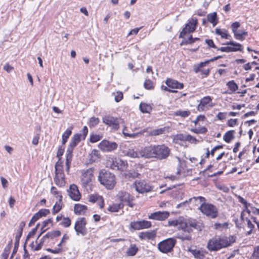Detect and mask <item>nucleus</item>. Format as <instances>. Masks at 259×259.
I'll return each instance as SVG.
<instances>
[{
  "label": "nucleus",
  "instance_id": "1",
  "mask_svg": "<svg viewBox=\"0 0 259 259\" xmlns=\"http://www.w3.org/2000/svg\"><path fill=\"white\" fill-rule=\"evenodd\" d=\"M171 149L165 144L150 145L141 150L142 157L146 158H155L162 160L167 159L170 155Z\"/></svg>",
  "mask_w": 259,
  "mask_h": 259
},
{
  "label": "nucleus",
  "instance_id": "2",
  "mask_svg": "<svg viewBox=\"0 0 259 259\" xmlns=\"http://www.w3.org/2000/svg\"><path fill=\"white\" fill-rule=\"evenodd\" d=\"M196 200L199 199V203H202L200 204L198 209L204 214L211 219L216 218L219 214L218 209L214 205L206 203V199L202 196L195 197Z\"/></svg>",
  "mask_w": 259,
  "mask_h": 259
},
{
  "label": "nucleus",
  "instance_id": "3",
  "mask_svg": "<svg viewBox=\"0 0 259 259\" xmlns=\"http://www.w3.org/2000/svg\"><path fill=\"white\" fill-rule=\"evenodd\" d=\"M98 180L101 184L109 190L113 189L116 184L115 175L105 169H102L100 171Z\"/></svg>",
  "mask_w": 259,
  "mask_h": 259
},
{
  "label": "nucleus",
  "instance_id": "4",
  "mask_svg": "<svg viewBox=\"0 0 259 259\" xmlns=\"http://www.w3.org/2000/svg\"><path fill=\"white\" fill-rule=\"evenodd\" d=\"M177 240L174 238H169L160 241L157 244L158 250L163 253H168L173 251Z\"/></svg>",
  "mask_w": 259,
  "mask_h": 259
},
{
  "label": "nucleus",
  "instance_id": "5",
  "mask_svg": "<svg viewBox=\"0 0 259 259\" xmlns=\"http://www.w3.org/2000/svg\"><path fill=\"white\" fill-rule=\"evenodd\" d=\"M229 246L225 238H215L210 239L207 244V248L210 251H215L224 247Z\"/></svg>",
  "mask_w": 259,
  "mask_h": 259
},
{
  "label": "nucleus",
  "instance_id": "6",
  "mask_svg": "<svg viewBox=\"0 0 259 259\" xmlns=\"http://www.w3.org/2000/svg\"><path fill=\"white\" fill-rule=\"evenodd\" d=\"M167 226L177 227L179 229H181L184 232L190 233L192 231V228L188 226V223L184 221L183 218H179L178 219L169 220Z\"/></svg>",
  "mask_w": 259,
  "mask_h": 259
},
{
  "label": "nucleus",
  "instance_id": "7",
  "mask_svg": "<svg viewBox=\"0 0 259 259\" xmlns=\"http://www.w3.org/2000/svg\"><path fill=\"white\" fill-rule=\"evenodd\" d=\"M103 122L112 129L117 131L119 128V124L124 123V120L120 118H116L110 115H106L102 118Z\"/></svg>",
  "mask_w": 259,
  "mask_h": 259
},
{
  "label": "nucleus",
  "instance_id": "8",
  "mask_svg": "<svg viewBox=\"0 0 259 259\" xmlns=\"http://www.w3.org/2000/svg\"><path fill=\"white\" fill-rule=\"evenodd\" d=\"M136 190L139 193H145L152 190L153 187L150 184L144 180L136 181L134 183Z\"/></svg>",
  "mask_w": 259,
  "mask_h": 259
},
{
  "label": "nucleus",
  "instance_id": "9",
  "mask_svg": "<svg viewBox=\"0 0 259 259\" xmlns=\"http://www.w3.org/2000/svg\"><path fill=\"white\" fill-rule=\"evenodd\" d=\"M86 225L87 221L84 218H79L77 220L74 227L77 235L85 236L87 234Z\"/></svg>",
  "mask_w": 259,
  "mask_h": 259
},
{
  "label": "nucleus",
  "instance_id": "10",
  "mask_svg": "<svg viewBox=\"0 0 259 259\" xmlns=\"http://www.w3.org/2000/svg\"><path fill=\"white\" fill-rule=\"evenodd\" d=\"M224 45H230L231 46L221 47L218 50L223 52H232L236 51H242V45L240 44L237 43L234 41L227 42Z\"/></svg>",
  "mask_w": 259,
  "mask_h": 259
},
{
  "label": "nucleus",
  "instance_id": "11",
  "mask_svg": "<svg viewBox=\"0 0 259 259\" xmlns=\"http://www.w3.org/2000/svg\"><path fill=\"white\" fill-rule=\"evenodd\" d=\"M93 177V169L89 168L85 170H82L81 176V184L83 187L86 188L89 186Z\"/></svg>",
  "mask_w": 259,
  "mask_h": 259
},
{
  "label": "nucleus",
  "instance_id": "12",
  "mask_svg": "<svg viewBox=\"0 0 259 259\" xmlns=\"http://www.w3.org/2000/svg\"><path fill=\"white\" fill-rule=\"evenodd\" d=\"M110 165L111 168L113 169L124 170L127 166L126 161L123 160L119 158H115L112 159Z\"/></svg>",
  "mask_w": 259,
  "mask_h": 259
},
{
  "label": "nucleus",
  "instance_id": "13",
  "mask_svg": "<svg viewBox=\"0 0 259 259\" xmlns=\"http://www.w3.org/2000/svg\"><path fill=\"white\" fill-rule=\"evenodd\" d=\"M197 24V19H192L186 25L185 27L181 32L179 37L184 38L185 35L188 33L193 32L195 30L196 26Z\"/></svg>",
  "mask_w": 259,
  "mask_h": 259
},
{
  "label": "nucleus",
  "instance_id": "14",
  "mask_svg": "<svg viewBox=\"0 0 259 259\" xmlns=\"http://www.w3.org/2000/svg\"><path fill=\"white\" fill-rule=\"evenodd\" d=\"M98 147L103 152H111L117 149V144L114 142L103 140L99 144Z\"/></svg>",
  "mask_w": 259,
  "mask_h": 259
},
{
  "label": "nucleus",
  "instance_id": "15",
  "mask_svg": "<svg viewBox=\"0 0 259 259\" xmlns=\"http://www.w3.org/2000/svg\"><path fill=\"white\" fill-rule=\"evenodd\" d=\"M119 199L121 203L122 206L123 205H128L131 207H133L134 197L131 196L129 193L125 192H121L118 194Z\"/></svg>",
  "mask_w": 259,
  "mask_h": 259
},
{
  "label": "nucleus",
  "instance_id": "16",
  "mask_svg": "<svg viewBox=\"0 0 259 259\" xmlns=\"http://www.w3.org/2000/svg\"><path fill=\"white\" fill-rule=\"evenodd\" d=\"M151 227V223L150 221L145 220L132 222L130 224V229H133L134 230L148 229Z\"/></svg>",
  "mask_w": 259,
  "mask_h": 259
},
{
  "label": "nucleus",
  "instance_id": "17",
  "mask_svg": "<svg viewBox=\"0 0 259 259\" xmlns=\"http://www.w3.org/2000/svg\"><path fill=\"white\" fill-rule=\"evenodd\" d=\"M81 138L79 134H76L73 135L71 138L69 145H68L66 154L72 155L74 148L77 145V144L81 141Z\"/></svg>",
  "mask_w": 259,
  "mask_h": 259
},
{
  "label": "nucleus",
  "instance_id": "18",
  "mask_svg": "<svg viewBox=\"0 0 259 259\" xmlns=\"http://www.w3.org/2000/svg\"><path fill=\"white\" fill-rule=\"evenodd\" d=\"M169 216V212L167 211H156L149 216V219L158 221H163Z\"/></svg>",
  "mask_w": 259,
  "mask_h": 259
},
{
  "label": "nucleus",
  "instance_id": "19",
  "mask_svg": "<svg viewBox=\"0 0 259 259\" xmlns=\"http://www.w3.org/2000/svg\"><path fill=\"white\" fill-rule=\"evenodd\" d=\"M69 195L71 199L74 201H78L81 198V194L76 185L72 184L70 186Z\"/></svg>",
  "mask_w": 259,
  "mask_h": 259
},
{
  "label": "nucleus",
  "instance_id": "20",
  "mask_svg": "<svg viewBox=\"0 0 259 259\" xmlns=\"http://www.w3.org/2000/svg\"><path fill=\"white\" fill-rule=\"evenodd\" d=\"M165 83L168 88L172 89H182L184 88L183 83L171 78H167L165 81Z\"/></svg>",
  "mask_w": 259,
  "mask_h": 259
},
{
  "label": "nucleus",
  "instance_id": "21",
  "mask_svg": "<svg viewBox=\"0 0 259 259\" xmlns=\"http://www.w3.org/2000/svg\"><path fill=\"white\" fill-rule=\"evenodd\" d=\"M188 251L192 253L195 259H203L204 257L205 251L197 249L194 247H189Z\"/></svg>",
  "mask_w": 259,
  "mask_h": 259
},
{
  "label": "nucleus",
  "instance_id": "22",
  "mask_svg": "<svg viewBox=\"0 0 259 259\" xmlns=\"http://www.w3.org/2000/svg\"><path fill=\"white\" fill-rule=\"evenodd\" d=\"M43 232H41L39 235L37 237V238L35 241L36 243V245L35 246L33 244V242H32L31 244V248L32 249H33L34 250H40L41 247H42L43 245H46V243H45V242H46V239L47 237V234H46L45 236H44L39 241V242H38L37 240L39 238V237L41 236V234Z\"/></svg>",
  "mask_w": 259,
  "mask_h": 259
},
{
  "label": "nucleus",
  "instance_id": "23",
  "mask_svg": "<svg viewBox=\"0 0 259 259\" xmlns=\"http://www.w3.org/2000/svg\"><path fill=\"white\" fill-rule=\"evenodd\" d=\"M54 182L56 185L59 187L64 186L65 184L64 179V174L63 172H55V177L54 178Z\"/></svg>",
  "mask_w": 259,
  "mask_h": 259
},
{
  "label": "nucleus",
  "instance_id": "24",
  "mask_svg": "<svg viewBox=\"0 0 259 259\" xmlns=\"http://www.w3.org/2000/svg\"><path fill=\"white\" fill-rule=\"evenodd\" d=\"M122 153L124 154V155L130 157L131 158L143 157L141 156V151L139 152H137L133 149H126L123 150Z\"/></svg>",
  "mask_w": 259,
  "mask_h": 259
},
{
  "label": "nucleus",
  "instance_id": "25",
  "mask_svg": "<svg viewBox=\"0 0 259 259\" xmlns=\"http://www.w3.org/2000/svg\"><path fill=\"white\" fill-rule=\"evenodd\" d=\"M211 101V98L209 96H206L202 98L200 103L197 106L198 110L199 111H203L206 105H207Z\"/></svg>",
  "mask_w": 259,
  "mask_h": 259
},
{
  "label": "nucleus",
  "instance_id": "26",
  "mask_svg": "<svg viewBox=\"0 0 259 259\" xmlns=\"http://www.w3.org/2000/svg\"><path fill=\"white\" fill-rule=\"evenodd\" d=\"M172 142L180 145L182 142L186 141V134H179L172 136Z\"/></svg>",
  "mask_w": 259,
  "mask_h": 259
},
{
  "label": "nucleus",
  "instance_id": "27",
  "mask_svg": "<svg viewBox=\"0 0 259 259\" xmlns=\"http://www.w3.org/2000/svg\"><path fill=\"white\" fill-rule=\"evenodd\" d=\"M87 209V206L81 204H76L74 206V213L78 215L83 214Z\"/></svg>",
  "mask_w": 259,
  "mask_h": 259
},
{
  "label": "nucleus",
  "instance_id": "28",
  "mask_svg": "<svg viewBox=\"0 0 259 259\" xmlns=\"http://www.w3.org/2000/svg\"><path fill=\"white\" fill-rule=\"evenodd\" d=\"M156 236L154 231L142 232L139 235V237L141 239H153Z\"/></svg>",
  "mask_w": 259,
  "mask_h": 259
},
{
  "label": "nucleus",
  "instance_id": "29",
  "mask_svg": "<svg viewBox=\"0 0 259 259\" xmlns=\"http://www.w3.org/2000/svg\"><path fill=\"white\" fill-rule=\"evenodd\" d=\"M165 131V128H160L157 129H154L150 131H147V136H156L161 134H163Z\"/></svg>",
  "mask_w": 259,
  "mask_h": 259
},
{
  "label": "nucleus",
  "instance_id": "30",
  "mask_svg": "<svg viewBox=\"0 0 259 259\" xmlns=\"http://www.w3.org/2000/svg\"><path fill=\"white\" fill-rule=\"evenodd\" d=\"M208 21L212 23L213 26H215L218 23V20L217 18V14L216 12L210 13L207 15Z\"/></svg>",
  "mask_w": 259,
  "mask_h": 259
},
{
  "label": "nucleus",
  "instance_id": "31",
  "mask_svg": "<svg viewBox=\"0 0 259 259\" xmlns=\"http://www.w3.org/2000/svg\"><path fill=\"white\" fill-rule=\"evenodd\" d=\"M148 131V128H144L141 130L139 132L135 133L133 134H128L126 132H123V135L125 137H128L132 138H135L137 137H139L140 136L143 135L145 133L147 132Z\"/></svg>",
  "mask_w": 259,
  "mask_h": 259
},
{
  "label": "nucleus",
  "instance_id": "32",
  "mask_svg": "<svg viewBox=\"0 0 259 259\" xmlns=\"http://www.w3.org/2000/svg\"><path fill=\"white\" fill-rule=\"evenodd\" d=\"M235 131L230 130L227 132L223 136V140L227 143H229L234 138V133Z\"/></svg>",
  "mask_w": 259,
  "mask_h": 259
},
{
  "label": "nucleus",
  "instance_id": "33",
  "mask_svg": "<svg viewBox=\"0 0 259 259\" xmlns=\"http://www.w3.org/2000/svg\"><path fill=\"white\" fill-rule=\"evenodd\" d=\"M72 134V127H70L69 128H67L65 132L63 134L62 138V144L63 145H65V144L67 142L68 138L70 136V135Z\"/></svg>",
  "mask_w": 259,
  "mask_h": 259
},
{
  "label": "nucleus",
  "instance_id": "34",
  "mask_svg": "<svg viewBox=\"0 0 259 259\" xmlns=\"http://www.w3.org/2000/svg\"><path fill=\"white\" fill-rule=\"evenodd\" d=\"M215 33L219 35L223 38L229 39L230 35L228 34V31L226 29H221L218 28L215 29Z\"/></svg>",
  "mask_w": 259,
  "mask_h": 259
},
{
  "label": "nucleus",
  "instance_id": "35",
  "mask_svg": "<svg viewBox=\"0 0 259 259\" xmlns=\"http://www.w3.org/2000/svg\"><path fill=\"white\" fill-rule=\"evenodd\" d=\"M139 108L142 113H149L152 110L151 106L144 103H141L140 104Z\"/></svg>",
  "mask_w": 259,
  "mask_h": 259
},
{
  "label": "nucleus",
  "instance_id": "36",
  "mask_svg": "<svg viewBox=\"0 0 259 259\" xmlns=\"http://www.w3.org/2000/svg\"><path fill=\"white\" fill-rule=\"evenodd\" d=\"M138 248L136 244H132L126 251V254L128 256H134L138 251Z\"/></svg>",
  "mask_w": 259,
  "mask_h": 259
},
{
  "label": "nucleus",
  "instance_id": "37",
  "mask_svg": "<svg viewBox=\"0 0 259 259\" xmlns=\"http://www.w3.org/2000/svg\"><path fill=\"white\" fill-rule=\"evenodd\" d=\"M25 226V223L24 222H21L19 225V229L18 234L16 235L15 237L16 242L18 244L20 239L22 235L23 230Z\"/></svg>",
  "mask_w": 259,
  "mask_h": 259
},
{
  "label": "nucleus",
  "instance_id": "38",
  "mask_svg": "<svg viewBox=\"0 0 259 259\" xmlns=\"http://www.w3.org/2000/svg\"><path fill=\"white\" fill-rule=\"evenodd\" d=\"M99 200H101V204H99L101 208H102L104 205V201L102 200V197H100L99 196L97 195H91L90 196L89 201L91 202L95 203Z\"/></svg>",
  "mask_w": 259,
  "mask_h": 259
},
{
  "label": "nucleus",
  "instance_id": "39",
  "mask_svg": "<svg viewBox=\"0 0 259 259\" xmlns=\"http://www.w3.org/2000/svg\"><path fill=\"white\" fill-rule=\"evenodd\" d=\"M228 89L232 92H234L238 89V85L235 82L234 80L228 81L227 84Z\"/></svg>",
  "mask_w": 259,
  "mask_h": 259
},
{
  "label": "nucleus",
  "instance_id": "40",
  "mask_svg": "<svg viewBox=\"0 0 259 259\" xmlns=\"http://www.w3.org/2000/svg\"><path fill=\"white\" fill-rule=\"evenodd\" d=\"M177 237L182 241H190L192 239L191 235L189 233H187V234H185L184 233H179L178 234Z\"/></svg>",
  "mask_w": 259,
  "mask_h": 259
},
{
  "label": "nucleus",
  "instance_id": "41",
  "mask_svg": "<svg viewBox=\"0 0 259 259\" xmlns=\"http://www.w3.org/2000/svg\"><path fill=\"white\" fill-rule=\"evenodd\" d=\"M209 63V61H205L204 62H200L197 65L194 66V71L195 73H198L201 71L202 68L204 67L207 64Z\"/></svg>",
  "mask_w": 259,
  "mask_h": 259
},
{
  "label": "nucleus",
  "instance_id": "42",
  "mask_svg": "<svg viewBox=\"0 0 259 259\" xmlns=\"http://www.w3.org/2000/svg\"><path fill=\"white\" fill-rule=\"evenodd\" d=\"M72 155H70L68 154H66V170L68 174L69 172V169L70 166V164L72 161Z\"/></svg>",
  "mask_w": 259,
  "mask_h": 259
},
{
  "label": "nucleus",
  "instance_id": "43",
  "mask_svg": "<svg viewBox=\"0 0 259 259\" xmlns=\"http://www.w3.org/2000/svg\"><path fill=\"white\" fill-rule=\"evenodd\" d=\"M100 120L99 118L95 117H92L90 118L89 122V126L90 127H94L96 126L97 125H98L99 123Z\"/></svg>",
  "mask_w": 259,
  "mask_h": 259
},
{
  "label": "nucleus",
  "instance_id": "44",
  "mask_svg": "<svg viewBox=\"0 0 259 259\" xmlns=\"http://www.w3.org/2000/svg\"><path fill=\"white\" fill-rule=\"evenodd\" d=\"M190 111L178 110L175 112L174 115L176 116H180L182 117L185 118L190 114Z\"/></svg>",
  "mask_w": 259,
  "mask_h": 259
},
{
  "label": "nucleus",
  "instance_id": "45",
  "mask_svg": "<svg viewBox=\"0 0 259 259\" xmlns=\"http://www.w3.org/2000/svg\"><path fill=\"white\" fill-rule=\"evenodd\" d=\"M234 37L236 39L239 40H243L244 39V38L243 37L244 35H246L247 34V32L246 31H242L241 32H239L238 31H236L234 33Z\"/></svg>",
  "mask_w": 259,
  "mask_h": 259
},
{
  "label": "nucleus",
  "instance_id": "46",
  "mask_svg": "<svg viewBox=\"0 0 259 259\" xmlns=\"http://www.w3.org/2000/svg\"><path fill=\"white\" fill-rule=\"evenodd\" d=\"M228 227V223H224L223 224L216 223L214 224V228L220 231H222L223 229H227Z\"/></svg>",
  "mask_w": 259,
  "mask_h": 259
},
{
  "label": "nucleus",
  "instance_id": "47",
  "mask_svg": "<svg viewBox=\"0 0 259 259\" xmlns=\"http://www.w3.org/2000/svg\"><path fill=\"white\" fill-rule=\"evenodd\" d=\"M61 232L59 230L53 231L49 232L47 233V236L51 237V239H53L54 238L59 237L61 235Z\"/></svg>",
  "mask_w": 259,
  "mask_h": 259
},
{
  "label": "nucleus",
  "instance_id": "48",
  "mask_svg": "<svg viewBox=\"0 0 259 259\" xmlns=\"http://www.w3.org/2000/svg\"><path fill=\"white\" fill-rule=\"evenodd\" d=\"M65 149V145H62L58 147L57 152V157L58 158L59 160L61 161V157L63 155Z\"/></svg>",
  "mask_w": 259,
  "mask_h": 259
},
{
  "label": "nucleus",
  "instance_id": "49",
  "mask_svg": "<svg viewBox=\"0 0 259 259\" xmlns=\"http://www.w3.org/2000/svg\"><path fill=\"white\" fill-rule=\"evenodd\" d=\"M122 207L121 204H114L112 206H110L108 210L111 212H117L121 207Z\"/></svg>",
  "mask_w": 259,
  "mask_h": 259
},
{
  "label": "nucleus",
  "instance_id": "50",
  "mask_svg": "<svg viewBox=\"0 0 259 259\" xmlns=\"http://www.w3.org/2000/svg\"><path fill=\"white\" fill-rule=\"evenodd\" d=\"M144 86L147 90H152L154 88L153 83L150 79H146L145 81Z\"/></svg>",
  "mask_w": 259,
  "mask_h": 259
},
{
  "label": "nucleus",
  "instance_id": "51",
  "mask_svg": "<svg viewBox=\"0 0 259 259\" xmlns=\"http://www.w3.org/2000/svg\"><path fill=\"white\" fill-rule=\"evenodd\" d=\"M193 43H194L193 38L192 37V36L191 35L188 39L184 38L183 40L181 42L180 45H187L189 44H192Z\"/></svg>",
  "mask_w": 259,
  "mask_h": 259
},
{
  "label": "nucleus",
  "instance_id": "52",
  "mask_svg": "<svg viewBox=\"0 0 259 259\" xmlns=\"http://www.w3.org/2000/svg\"><path fill=\"white\" fill-rule=\"evenodd\" d=\"M55 172H58L59 173L60 172H63V165H62V162H61L60 161H59L58 160V161H57L55 164Z\"/></svg>",
  "mask_w": 259,
  "mask_h": 259
},
{
  "label": "nucleus",
  "instance_id": "53",
  "mask_svg": "<svg viewBox=\"0 0 259 259\" xmlns=\"http://www.w3.org/2000/svg\"><path fill=\"white\" fill-rule=\"evenodd\" d=\"M195 197H193V198H190L188 200H186L185 201H184L182 203H180L179 204H178L177 206H176V208H180L181 207H186L189 203L190 202H191V201L193 200V199H194Z\"/></svg>",
  "mask_w": 259,
  "mask_h": 259
},
{
  "label": "nucleus",
  "instance_id": "54",
  "mask_svg": "<svg viewBox=\"0 0 259 259\" xmlns=\"http://www.w3.org/2000/svg\"><path fill=\"white\" fill-rule=\"evenodd\" d=\"M61 208H62V206L61 205L60 203L56 202L53 207L52 213L54 214L58 213V212H59L60 211Z\"/></svg>",
  "mask_w": 259,
  "mask_h": 259
},
{
  "label": "nucleus",
  "instance_id": "55",
  "mask_svg": "<svg viewBox=\"0 0 259 259\" xmlns=\"http://www.w3.org/2000/svg\"><path fill=\"white\" fill-rule=\"evenodd\" d=\"M52 219H49L48 220L44 221L42 223V226L41 227V232H45L48 229L47 228V227L48 226V224L50 223H52Z\"/></svg>",
  "mask_w": 259,
  "mask_h": 259
},
{
  "label": "nucleus",
  "instance_id": "56",
  "mask_svg": "<svg viewBox=\"0 0 259 259\" xmlns=\"http://www.w3.org/2000/svg\"><path fill=\"white\" fill-rule=\"evenodd\" d=\"M50 210L48 209H41L37 213L40 218L43 217H46L47 214L50 213Z\"/></svg>",
  "mask_w": 259,
  "mask_h": 259
},
{
  "label": "nucleus",
  "instance_id": "57",
  "mask_svg": "<svg viewBox=\"0 0 259 259\" xmlns=\"http://www.w3.org/2000/svg\"><path fill=\"white\" fill-rule=\"evenodd\" d=\"M71 220L69 218H64L61 225L64 227H69L71 225Z\"/></svg>",
  "mask_w": 259,
  "mask_h": 259
},
{
  "label": "nucleus",
  "instance_id": "58",
  "mask_svg": "<svg viewBox=\"0 0 259 259\" xmlns=\"http://www.w3.org/2000/svg\"><path fill=\"white\" fill-rule=\"evenodd\" d=\"M88 133V129L87 126H84L82 131L81 133H78L80 135V138L82 140H84Z\"/></svg>",
  "mask_w": 259,
  "mask_h": 259
},
{
  "label": "nucleus",
  "instance_id": "59",
  "mask_svg": "<svg viewBox=\"0 0 259 259\" xmlns=\"http://www.w3.org/2000/svg\"><path fill=\"white\" fill-rule=\"evenodd\" d=\"M238 123V119H230L228 120L227 122V124L229 127H234L235 125H237Z\"/></svg>",
  "mask_w": 259,
  "mask_h": 259
},
{
  "label": "nucleus",
  "instance_id": "60",
  "mask_svg": "<svg viewBox=\"0 0 259 259\" xmlns=\"http://www.w3.org/2000/svg\"><path fill=\"white\" fill-rule=\"evenodd\" d=\"M251 257L252 259H259V246L254 248Z\"/></svg>",
  "mask_w": 259,
  "mask_h": 259
},
{
  "label": "nucleus",
  "instance_id": "61",
  "mask_svg": "<svg viewBox=\"0 0 259 259\" xmlns=\"http://www.w3.org/2000/svg\"><path fill=\"white\" fill-rule=\"evenodd\" d=\"M101 137L98 135H92L90 137V142L91 143H96L100 141Z\"/></svg>",
  "mask_w": 259,
  "mask_h": 259
},
{
  "label": "nucleus",
  "instance_id": "62",
  "mask_svg": "<svg viewBox=\"0 0 259 259\" xmlns=\"http://www.w3.org/2000/svg\"><path fill=\"white\" fill-rule=\"evenodd\" d=\"M10 253V248L6 247L4 249V252H3L1 257L2 259H7Z\"/></svg>",
  "mask_w": 259,
  "mask_h": 259
},
{
  "label": "nucleus",
  "instance_id": "63",
  "mask_svg": "<svg viewBox=\"0 0 259 259\" xmlns=\"http://www.w3.org/2000/svg\"><path fill=\"white\" fill-rule=\"evenodd\" d=\"M192 131L196 134H204L207 131V130L205 127H202L201 128L194 129Z\"/></svg>",
  "mask_w": 259,
  "mask_h": 259
},
{
  "label": "nucleus",
  "instance_id": "64",
  "mask_svg": "<svg viewBox=\"0 0 259 259\" xmlns=\"http://www.w3.org/2000/svg\"><path fill=\"white\" fill-rule=\"evenodd\" d=\"M240 24L238 22H235L231 25V28L233 33L237 31V29L240 27Z\"/></svg>",
  "mask_w": 259,
  "mask_h": 259
}]
</instances>
